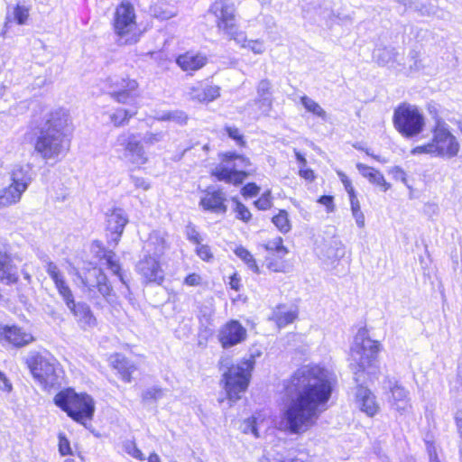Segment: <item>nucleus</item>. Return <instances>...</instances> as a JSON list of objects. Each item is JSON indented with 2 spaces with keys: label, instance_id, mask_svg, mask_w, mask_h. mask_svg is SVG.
<instances>
[{
  "label": "nucleus",
  "instance_id": "1",
  "mask_svg": "<svg viewBox=\"0 0 462 462\" xmlns=\"http://www.w3.org/2000/svg\"><path fill=\"white\" fill-rule=\"evenodd\" d=\"M336 375L319 365L299 368L285 387L287 402L282 420L291 433H300L312 427L320 413L327 409L334 387Z\"/></svg>",
  "mask_w": 462,
  "mask_h": 462
},
{
  "label": "nucleus",
  "instance_id": "2",
  "mask_svg": "<svg viewBox=\"0 0 462 462\" xmlns=\"http://www.w3.org/2000/svg\"><path fill=\"white\" fill-rule=\"evenodd\" d=\"M72 132L71 118L67 110L58 108L51 111L37 126L32 127L24 135L32 143L34 152L45 162H60L70 147Z\"/></svg>",
  "mask_w": 462,
  "mask_h": 462
},
{
  "label": "nucleus",
  "instance_id": "3",
  "mask_svg": "<svg viewBox=\"0 0 462 462\" xmlns=\"http://www.w3.org/2000/svg\"><path fill=\"white\" fill-rule=\"evenodd\" d=\"M379 352L380 343L369 337L366 328H359L350 348V365L356 370L355 374L375 367Z\"/></svg>",
  "mask_w": 462,
  "mask_h": 462
},
{
  "label": "nucleus",
  "instance_id": "4",
  "mask_svg": "<svg viewBox=\"0 0 462 462\" xmlns=\"http://www.w3.org/2000/svg\"><path fill=\"white\" fill-rule=\"evenodd\" d=\"M112 26L118 45H132L139 42L141 30L134 8L129 2H122L116 8Z\"/></svg>",
  "mask_w": 462,
  "mask_h": 462
},
{
  "label": "nucleus",
  "instance_id": "5",
  "mask_svg": "<svg viewBox=\"0 0 462 462\" xmlns=\"http://www.w3.org/2000/svg\"><path fill=\"white\" fill-rule=\"evenodd\" d=\"M55 404L75 421L85 425L86 420H90L95 411L94 401L91 396L77 393L68 388L58 393L54 397Z\"/></svg>",
  "mask_w": 462,
  "mask_h": 462
},
{
  "label": "nucleus",
  "instance_id": "6",
  "mask_svg": "<svg viewBox=\"0 0 462 462\" xmlns=\"http://www.w3.org/2000/svg\"><path fill=\"white\" fill-rule=\"evenodd\" d=\"M26 364L35 380L44 390L60 384L61 370L56 361L48 354L32 351L26 357Z\"/></svg>",
  "mask_w": 462,
  "mask_h": 462
},
{
  "label": "nucleus",
  "instance_id": "7",
  "mask_svg": "<svg viewBox=\"0 0 462 462\" xmlns=\"http://www.w3.org/2000/svg\"><path fill=\"white\" fill-rule=\"evenodd\" d=\"M254 365V359L251 356L232 365L223 374L224 389L231 403L240 400L242 394L247 390Z\"/></svg>",
  "mask_w": 462,
  "mask_h": 462
},
{
  "label": "nucleus",
  "instance_id": "8",
  "mask_svg": "<svg viewBox=\"0 0 462 462\" xmlns=\"http://www.w3.org/2000/svg\"><path fill=\"white\" fill-rule=\"evenodd\" d=\"M250 165L248 158L236 152H226L221 155L220 162L211 174L218 180L238 185L248 176L246 170Z\"/></svg>",
  "mask_w": 462,
  "mask_h": 462
},
{
  "label": "nucleus",
  "instance_id": "9",
  "mask_svg": "<svg viewBox=\"0 0 462 462\" xmlns=\"http://www.w3.org/2000/svg\"><path fill=\"white\" fill-rule=\"evenodd\" d=\"M209 12L216 17L217 27L226 40L241 42L244 39L237 24L236 7L231 0H215Z\"/></svg>",
  "mask_w": 462,
  "mask_h": 462
},
{
  "label": "nucleus",
  "instance_id": "10",
  "mask_svg": "<svg viewBox=\"0 0 462 462\" xmlns=\"http://www.w3.org/2000/svg\"><path fill=\"white\" fill-rule=\"evenodd\" d=\"M393 122L395 129L404 137L419 135L425 127V118L421 111L413 105L402 103L393 112Z\"/></svg>",
  "mask_w": 462,
  "mask_h": 462
},
{
  "label": "nucleus",
  "instance_id": "11",
  "mask_svg": "<svg viewBox=\"0 0 462 462\" xmlns=\"http://www.w3.org/2000/svg\"><path fill=\"white\" fill-rule=\"evenodd\" d=\"M431 133L435 157L451 159L458 154L460 144L445 120L437 119Z\"/></svg>",
  "mask_w": 462,
  "mask_h": 462
},
{
  "label": "nucleus",
  "instance_id": "12",
  "mask_svg": "<svg viewBox=\"0 0 462 462\" xmlns=\"http://www.w3.org/2000/svg\"><path fill=\"white\" fill-rule=\"evenodd\" d=\"M12 183L3 189L0 206H11L20 201L23 193L32 181L31 171L23 166H14L11 172Z\"/></svg>",
  "mask_w": 462,
  "mask_h": 462
},
{
  "label": "nucleus",
  "instance_id": "13",
  "mask_svg": "<svg viewBox=\"0 0 462 462\" xmlns=\"http://www.w3.org/2000/svg\"><path fill=\"white\" fill-rule=\"evenodd\" d=\"M115 145L125 147L124 157L134 165L140 167L148 162L144 148L135 134L122 133L117 136Z\"/></svg>",
  "mask_w": 462,
  "mask_h": 462
},
{
  "label": "nucleus",
  "instance_id": "14",
  "mask_svg": "<svg viewBox=\"0 0 462 462\" xmlns=\"http://www.w3.org/2000/svg\"><path fill=\"white\" fill-rule=\"evenodd\" d=\"M110 86L115 89L112 97L121 104L132 105L138 97V83L135 79L127 77L114 76L109 78Z\"/></svg>",
  "mask_w": 462,
  "mask_h": 462
},
{
  "label": "nucleus",
  "instance_id": "15",
  "mask_svg": "<svg viewBox=\"0 0 462 462\" xmlns=\"http://www.w3.org/2000/svg\"><path fill=\"white\" fill-rule=\"evenodd\" d=\"M135 269L146 283L161 284L164 281L161 257L143 253V256L137 263Z\"/></svg>",
  "mask_w": 462,
  "mask_h": 462
},
{
  "label": "nucleus",
  "instance_id": "16",
  "mask_svg": "<svg viewBox=\"0 0 462 462\" xmlns=\"http://www.w3.org/2000/svg\"><path fill=\"white\" fill-rule=\"evenodd\" d=\"M246 337V328L236 319H231L225 323L220 327L217 333V339L225 349L243 343Z\"/></svg>",
  "mask_w": 462,
  "mask_h": 462
},
{
  "label": "nucleus",
  "instance_id": "17",
  "mask_svg": "<svg viewBox=\"0 0 462 462\" xmlns=\"http://www.w3.org/2000/svg\"><path fill=\"white\" fill-rule=\"evenodd\" d=\"M64 302L81 328L86 330L97 325V319L87 303L75 302L73 295H71L69 300H64Z\"/></svg>",
  "mask_w": 462,
  "mask_h": 462
},
{
  "label": "nucleus",
  "instance_id": "18",
  "mask_svg": "<svg viewBox=\"0 0 462 462\" xmlns=\"http://www.w3.org/2000/svg\"><path fill=\"white\" fill-rule=\"evenodd\" d=\"M226 194L220 189L208 188L200 198L199 206L217 215H225L227 211Z\"/></svg>",
  "mask_w": 462,
  "mask_h": 462
},
{
  "label": "nucleus",
  "instance_id": "19",
  "mask_svg": "<svg viewBox=\"0 0 462 462\" xmlns=\"http://www.w3.org/2000/svg\"><path fill=\"white\" fill-rule=\"evenodd\" d=\"M388 387L391 393L388 397V402L391 408L401 414L409 412L411 410L409 392L396 381L389 380Z\"/></svg>",
  "mask_w": 462,
  "mask_h": 462
},
{
  "label": "nucleus",
  "instance_id": "20",
  "mask_svg": "<svg viewBox=\"0 0 462 462\" xmlns=\"http://www.w3.org/2000/svg\"><path fill=\"white\" fill-rule=\"evenodd\" d=\"M83 282L89 290L94 287L97 288L107 302L112 303L114 301L113 289L106 275L100 268L94 267L89 270L88 276L86 277Z\"/></svg>",
  "mask_w": 462,
  "mask_h": 462
},
{
  "label": "nucleus",
  "instance_id": "21",
  "mask_svg": "<svg viewBox=\"0 0 462 462\" xmlns=\"http://www.w3.org/2000/svg\"><path fill=\"white\" fill-rule=\"evenodd\" d=\"M91 250L103 265H106L108 270L119 277L120 281L124 284H126L124 276L121 273V266L119 264L118 258L112 250L106 249L98 241L93 242Z\"/></svg>",
  "mask_w": 462,
  "mask_h": 462
},
{
  "label": "nucleus",
  "instance_id": "22",
  "mask_svg": "<svg viewBox=\"0 0 462 462\" xmlns=\"http://www.w3.org/2000/svg\"><path fill=\"white\" fill-rule=\"evenodd\" d=\"M127 222V216L122 208H114L106 215V230L110 233L109 242H113L115 245H117Z\"/></svg>",
  "mask_w": 462,
  "mask_h": 462
},
{
  "label": "nucleus",
  "instance_id": "23",
  "mask_svg": "<svg viewBox=\"0 0 462 462\" xmlns=\"http://www.w3.org/2000/svg\"><path fill=\"white\" fill-rule=\"evenodd\" d=\"M33 341L32 334L17 326L0 328V342H7L16 347H22Z\"/></svg>",
  "mask_w": 462,
  "mask_h": 462
},
{
  "label": "nucleus",
  "instance_id": "24",
  "mask_svg": "<svg viewBox=\"0 0 462 462\" xmlns=\"http://www.w3.org/2000/svg\"><path fill=\"white\" fill-rule=\"evenodd\" d=\"M169 247L168 235L162 230H153L144 242L143 251L153 256L162 257Z\"/></svg>",
  "mask_w": 462,
  "mask_h": 462
},
{
  "label": "nucleus",
  "instance_id": "25",
  "mask_svg": "<svg viewBox=\"0 0 462 462\" xmlns=\"http://www.w3.org/2000/svg\"><path fill=\"white\" fill-rule=\"evenodd\" d=\"M356 402L360 411L369 417H374L380 409L376 396L370 389L362 385L356 389Z\"/></svg>",
  "mask_w": 462,
  "mask_h": 462
},
{
  "label": "nucleus",
  "instance_id": "26",
  "mask_svg": "<svg viewBox=\"0 0 462 462\" xmlns=\"http://www.w3.org/2000/svg\"><path fill=\"white\" fill-rule=\"evenodd\" d=\"M189 97L199 103H209L220 96V88L217 86L197 82L189 88Z\"/></svg>",
  "mask_w": 462,
  "mask_h": 462
},
{
  "label": "nucleus",
  "instance_id": "27",
  "mask_svg": "<svg viewBox=\"0 0 462 462\" xmlns=\"http://www.w3.org/2000/svg\"><path fill=\"white\" fill-rule=\"evenodd\" d=\"M45 270L52 280L62 300H69L73 295L69 286L68 285L64 274L53 262H47Z\"/></svg>",
  "mask_w": 462,
  "mask_h": 462
},
{
  "label": "nucleus",
  "instance_id": "28",
  "mask_svg": "<svg viewBox=\"0 0 462 462\" xmlns=\"http://www.w3.org/2000/svg\"><path fill=\"white\" fill-rule=\"evenodd\" d=\"M176 62L182 70L193 72L203 68L208 63V58L199 52L188 51L180 55Z\"/></svg>",
  "mask_w": 462,
  "mask_h": 462
},
{
  "label": "nucleus",
  "instance_id": "29",
  "mask_svg": "<svg viewBox=\"0 0 462 462\" xmlns=\"http://www.w3.org/2000/svg\"><path fill=\"white\" fill-rule=\"evenodd\" d=\"M0 281L7 285L18 281L17 267L13 263L12 257L0 251Z\"/></svg>",
  "mask_w": 462,
  "mask_h": 462
},
{
  "label": "nucleus",
  "instance_id": "30",
  "mask_svg": "<svg viewBox=\"0 0 462 462\" xmlns=\"http://www.w3.org/2000/svg\"><path fill=\"white\" fill-rule=\"evenodd\" d=\"M111 364L118 371L123 381L126 383L131 382L132 374L136 370V366L133 362L120 354H116L111 357Z\"/></svg>",
  "mask_w": 462,
  "mask_h": 462
},
{
  "label": "nucleus",
  "instance_id": "31",
  "mask_svg": "<svg viewBox=\"0 0 462 462\" xmlns=\"http://www.w3.org/2000/svg\"><path fill=\"white\" fill-rule=\"evenodd\" d=\"M356 168L364 178L367 179L371 183L382 187L384 191L390 188V184L386 182L383 175L374 168L363 163H357Z\"/></svg>",
  "mask_w": 462,
  "mask_h": 462
},
{
  "label": "nucleus",
  "instance_id": "32",
  "mask_svg": "<svg viewBox=\"0 0 462 462\" xmlns=\"http://www.w3.org/2000/svg\"><path fill=\"white\" fill-rule=\"evenodd\" d=\"M321 254L328 260H337L345 255V246L340 240L332 239L325 245Z\"/></svg>",
  "mask_w": 462,
  "mask_h": 462
},
{
  "label": "nucleus",
  "instance_id": "33",
  "mask_svg": "<svg viewBox=\"0 0 462 462\" xmlns=\"http://www.w3.org/2000/svg\"><path fill=\"white\" fill-rule=\"evenodd\" d=\"M298 317L296 309L284 310L283 307H278L273 313V319L279 328H283L292 323Z\"/></svg>",
  "mask_w": 462,
  "mask_h": 462
},
{
  "label": "nucleus",
  "instance_id": "34",
  "mask_svg": "<svg viewBox=\"0 0 462 462\" xmlns=\"http://www.w3.org/2000/svg\"><path fill=\"white\" fill-rule=\"evenodd\" d=\"M137 114V107L132 106L130 108H117L110 115V120L116 127L128 124L129 119Z\"/></svg>",
  "mask_w": 462,
  "mask_h": 462
},
{
  "label": "nucleus",
  "instance_id": "35",
  "mask_svg": "<svg viewBox=\"0 0 462 462\" xmlns=\"http://www.w3.org/2000/svg\"><path fill=\"white\" fill-rule=\"evenodd\" d=\"M242 34L244 39L241 42L234 41L240 48L247 49L256 55H261L266 51V45L263 40H248L244 31H242Z\"/></svg>",
  "mask_w": 462,
  "mask_h": 462
},
{
  "label": "nucleus",
  "instance_id": "36",
  "mask_svg": "<svg viewBox=\"0 0 462 462\" xmlns=\"http://www.w3.org/2000/svg\"><path fill=\"white\" fill-rule=\"evenodd\" d=\"M152 14L160 20H168L177 14V8L169 3L159 2L153 6Z\"/></svg>",
  "mask_w": 462,
  "mask_h": 462
},
{
  "label": "nucleus",
  "instance_id": "37",
  "mask_svg": "<svg viewBox=\"0 0 462 462\" xmlns=\"http://www.w3.org/2000/svg\"><path fill=\"white\" fill-rule=\"evenodd\" d=\"M300 103L308 112L317 116L322 120L327 119L326 111L315 100L307 96H303L300 97Z\"/></svg>",
  "mask_w": 462,
  "mask_h": 462
},
{
  "label": "nucleus",
  "instance_id": "38",
  "mask_svg": "<svg viewBox=\"0 0 462 462\" xmlns=\"http://www.w3.org/2000/svg\"><path fill=\"white\" fill-rule=\"evenodd\" d=\"M285 255H279L277 254H268L266 256V266L269 270L275 273H283L286 270L287 264L283 260Z\"/></svg>",
  "mask_w": 462,
  "mask_h": 462
},
{
  "label": "nucleus",
  "instance_id": "39",
  "mask_svg": "<svg viewBox=\"0 0 462 462\" xmlns=\"http://www.w3.org/2000/svg\"><path fill=\"white\" fill-rule=\"evenodd\" d=\"M157 119L160 121H172L182 125L187 124L188 116L183 111L175 110L163 112L157 116Z\"/></svg>",
  "mask_w": 462,
  "mask_h": 462
},
{
  "label": "nucleus",
  "instance_id": "40",
  "mask_svg": "<svg viewBox=\"0 0 462 462\" xmlns=\"http://www.w3.org/2000/svg\"><path fill=\"white\" fill-rule=\"evenodd\" d=\"M268 254H277L279 255H286L288 253L287 248L283 245V240L281 236H276L268 241L265 245Z\"/></svg>",
  "mask_w": 462,
  "mask_h": 462
},
{
  "label": "nucleus",
  "instance_id": "41",
  "mask_svg": "<svg viewBox=\"0 0 462 462\" xmlns=\"http://www.w3.org/2000/svg\"><path fill=\"white\" fill-rule=\"evenodd\" d=\"M272 221L278 230L283 234L288 233L291 228L288 213L285 210H280L279 213L272 218Z\"/></svg>",
  "mask_w": 462,
  "mask_h": 462
},
{
  "label": "nucleus",
  "instance_id": "42",
  "mask_svg": "<svg viewBox=\"0 0 462 462\" xmlns=\"http://www.w3.org/2000/svg\"><path fill=\"white\" fill-rule=\"evenodd\" d=\"M235 254L237 257L244 261L254 273H257L259 272L254 256L247 249L243 246H238L235 249Z\"/></svg>",
  "mask_w": 462,
  "mask_h": 462
},
{
  "label": "nucleus",
  "instance_id": "43",
  "mask_svg": "<svg viewBox=\"0 0 462 462\" xmlns=\"http://www.w3.org/2000/svg\"><path fill=\"white\" fill-rule=\"evenodd\" d=\"M394 56V49L392 48L377 49L374 51V58L381 65H385L393 60Z\"/></svg>",
  "mask_w": 462,
  "mask_h": 462
},
{
  "label": "nucleus",
  "instance_id": "44",
  "mask_svg": "<svg viewBox=\"0 0 462 462\" xmlns=\"http://www.w3.org/2000/svg\"><path fill=\"white\" fill-rule=\"evenodd\" d=\"M123 449L125 453L133 457L134 458L139 461H144L145 456L143 453L136 447V444L134 440L126 439L123 442Z\"/></svg>",
  "mask_w": 462,
  "mask_h": 462
},
{
  "label": "nucleus",
  "instance_id": "45",
  "mask_svg": "<svg viewBox=\"0 0 462 462\" xmlns=\"http://www.w3.org/2000/svg\"><path fill=\"white\" fill-rule=\"evenodd\" d=\"M233 201L235 202L234 211L236 212V217L244 222H248L252 217V214L247 207L236 199H234Z\"/></svg>",
  "mask_w": 462,
  "mask_h": 462
},
{
  "label": "nucleus",
  "instance_id": "46",
  "mask_svg": "<svg viewBox=\"0 0 462 462\" xmlns=\"http://www.w3.org/2000/svg\"><path fill=\"white\" fill-rule=\"evenodd\" d=\"M241 430L245 434H253L255 438L259 437L258 430L256 427V418L252 416L243 421L241 424Z\"/></svg>",
  "mask_w": 462,
  "mask_h": 462
},
{
  "label": "nucleus",
  "instance_id": "47",
  "mask_svg": "<svg viewBox=\"0 0 462 462\" xmlns=\"http://www.w3.org/2000/svg\"><path fill=\"white\" fill-rule=\"evenodd\" d=\"M419 11L421 13V14L423 15H433V16H437L438 18L439 19H448L450 17V14L447 12H444L442 10H439L437 7H435L434 5H430L429 7L427 6H424L422 5Z\"/></svg>",
  "mask_w": 462,
  "mask_h": 462
},
{
  "label": "nucleus",
  "instance_id": "48",
  "mask_svg": "<svg viewBox=\"0 0 462 462\" xmlns=\"http://www.w3.org/2000/svg\"><path fill=\"white\" fill-rule=\"evenodd\" d=\"M165 137V133L162 131L152 133L147 132L143 137V141L146 145H154L160 142H162Z\"/></svg>",
  "mask_w": 462,
  "mask_h": 462
},
{
  "label": "nucleus",
  "instance_id": "49",
  "mask_svg": "<svg viewBox=\"0 0 462 462\" xmlns=\"http://www.w3.org/2000/svg\"><path fill=\"white\" fill-rule=\"evenodd\" d=\"M255 207L260 210H267L271 208L273 202L271 197V191L267 190L262 194V196L254 201Z\"/></svg>",
  "mask_w": 462,
  "mask_h": 462
},
{
  "label": "nucleus",
  "instance_id": "50",
  "mask_svg": "<svg viewBox=\"0 0 462 462\" xmlns=\"http://www.w3.org/2000/svg\"><path fill=\"white\" fill-rule=\"evenodd\" d=\"M272 83L264 79L259 81L256 87L257 97H272Z\"/></svg>",
  "mask_w": 462,
  "mask_h": 462
},
{
  "label": "nucleus",
  "instance_id": "51",
  "mask_svg": "<svg viewBox=\"0 0 462 462\" xmlns=\"http://www.w3.org/2000/svg\"><path fill=\"white\" fill-rule=\"evenodd\" d=\"M254 103L259 106L261 113L267 116L273 106V98L272 97H256Z\"/></svg>",
  "mask_w": 462,
  "mask_h": 462
},
{
  "label": "nucleus",
  "instance_id": "52",
  "mask_svg": "<svg viewBox=\"0 0 462 462\" xmlns=\"http://www.w3.org/2000/svg\"><path fill=\"white\" fill-rule=\"evenodd\" d=\"M163 396V390L158 387H152L147 389L143 393V400L144 402L156 401Z\"/></svg>",
  "mask_w": 462,
  "mask_h": 462
},
{
  "label": "nucleus",
  "instance_id": "53",
  "mask_svg": "<svg viewBox=\"0 0 462 462\" xmlns=\"http://www.w3.org/2000/svg\"><path fill=\"white\" fill-rule=\"evenodd\" d=\"M411 153L413 155L429 154L432 157H435V151H434V147H433L431 141L426 144L418 145V146L414 147L411 151Z\"/></svg>",
  "mask_w": 462,
  "mask_h": 462
},
{
  "label": "nucleus",
  "instance_id": "54",
  "mask_svg": "<svg viewBox=\"0 0 462 462\" xmlns=\"http://www.w3.org/2000/svg\"><path fill=\"white\" fill-rule=\"evenodd\" d=\"M225 130H226V134H228V136L231 139L235 140L238 145H240V146L245 145L244 136L240 133L238 128H236L235 126L227 125L225 127Z\"/></svg>",
  "mask_w": 462,
  "mask_h": 462
},
{
  "label": "nucleus",
  "instance_id": "55",
  "mask_svg": "<svg viewBox=\"0 0 462 462\" xmlns=\"http://www.w3.org/2000/svg\"><path fill=\"white\" fill-rule=\"evenodd\" d=\"M14 15L18 24H23L29 16V12L26 7L17 5L14 10Z\"/></svg>",
  "mask_w": 462,
  "mask_h": 462
},
{
  "label": "nucleus",
  "instance_id": "56",
  "mask_svg": "<svg viewBox=\"0 0 462 462\" xmlns=\"http://www.w3.org/2000/svg\"><path fill=\"white\" fill-rule=\"evenodd\" d=\"M59 452L61 456L72 454L69 441L62 433L59 434Z\"/></svg>",
  "mask_w": 462,
  "mask_h": 462
},
{
  "label": "nucleus",
  "instance_id": "57",
  "mask_svg": "<svg viewBox=\"0 0 462 462\" xmlns=\"http://www.w3.org/2000/svg\"><path fill=\"white\" fill-rule=\"evenodd\" d=\"M196 253L199 255V257L203 261L208 262L213 258V254L211 253L209 246L202 245L201 243L197 245Z\"/></svg>",
  "mask_w": 462,
  "mask_h": 462
},
{
  "label": "nucleus",
  "instance_id": "58",
  "mask_svg": "<svg viewBox=\"0 0 462 462\" xmlns=\"http://www.w3.org/2000/svg\"><path fill=\"white\" fill-rule=\"evenodd\" d=\"M337 175H338L341 182L343 183L344 188H345L346 191L347 192L349 198H351L352 196H356V194L355 189L352 185L351 180L348 179V177L342 171H337Z\"/></svg>",
  "mask_w": 462,
  "mask_h": 462
},
{
  "label": "nucleus",
  "instance_id": "59",
  "mask_svg": "<svg viewBox=\"0 0 462 462\" xmlns=\"http://www.w3.org/2000/svg\"><path fill=\"white\" fill-rule=\"evenodd\" d=\"M260 191L259 186H257L254 182L247 183L242 188V195L244 197H254L256 196Z\"/></svg>",
  "mask_w": 462,
  "mask_h": 462
},
{
  "label": "nucleus",
  "instance_id": "60",
  "mask_svg": "<svg viewBox=\"0 0 462 462\" xmlns=\"http://www.w3.org/2000/svg\"><path fill=\"white\" fill-rule=\"evenodd\" d=\"M186 235L187 238L196 244L197 245L200 244V236L197 231L196 227L192 225H188L186 227Z\"/></svg>",
  "mask_w": 462,
  "mask_h": 462
},
{
  "label": "nucleus",
  "instance_id": "61",
  "mask_svg": "<svg viewBox=\"0 0 462 462\" xmlns=\"http://www.w3.org/2000/svg\"><path fill=\"white\" fill-rule=\"evenodd\" d=\"M318 202L325 206L328 213L335 210L334 198L332 196L323 195L318 199Z\"/></svg>",
  "mask_w": 462,
  "mask_h": 462
},
{
  "label": "nucleus",
  "instance_id": "62",
  "mask_svg": "<svg viewBox=\"0 0 462 462\" xmlns=\"http://www.w3.org/2000/svg\"><path fill=\"white\" fill-rule=\"evenodd\" d=\"M202 282V278L198 273H190L189 274L185 280L184 284L188 286H199Z\"/></svg>",
  "mask_w": 462,
  "mask_h": 462
},
{
  "label": "nucleus",
  "instance_id": "63",
  "mask_svg": "<svg viewBox=\"0 0 462 462\" xmlns=\"http://www.w3.org/2000/svg\"><path fill=\"white\" fill-rule=\"evenodd\" d=\"M131 180L137 189L147 190L150 188V184L142 177L131 176Z\"/></svg>",
  "mask_w": 462,
  "mask_h": 462
},
{
  "label": "nucleus",
  "instance_id": "64",
  "mask_svg": "<svg viewBox=\"0 0 462 462\" xmlns=\"http://www.w3.org/2000/svg\"><path fill=\"white\" fill-rule=\"evenodd\" d=\"M390 173L393 174V178L396 180H400L402 182H405L406 180V173L405 171L399 166H394L390 171Z\"/></svg>",
  "mask_w": 462,
  "mask_h": 462
}]
</instances>
